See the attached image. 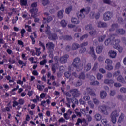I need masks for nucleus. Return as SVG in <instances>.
I'll list each match as a JSON object with an SVG mask.
<instances>
[{
  "instance_id": "obj_1",
  "label": "nucleus",
  "mask_w": 126,
  "mask_h": 126,
  "mask_svg": "<svg viewBox=\"0 0 126 126\" xmlns=\"http://www.w3.org/2000/svg\"><path fill=\"white\" fill-rule=\"evenodd\" d=\"M88 94L92 96V97H96L97 96V94L92 89L86 88V91L83 93V95H84L83 99L85 101H89L90 100V96Z\"/></svg>"
},
{
  "instance_id": "obj_2",
  "label": "nucleus",
  "mask_w": 126,
  "mask_h": 126,
  "mask_svg": "<svg viewBox=\"0 0 126 126\" xmlns=\"http://www.w3.org/2000/svg\"><path fill=\"white\" fill-rule=\"evenodd\" d=\"M72 65L73 67L76 68L77 71H80V70H82L83 68L82 65L80 64V58L78 57H76L73 60Z\"/></svg>"
},
{
  "instance_id": "obj_3",
  "label": "nucleus",
  "mask_w": 126,
  "mask_h": 126,
  "mask_svg": "<svg viewBox=\"0 0 126 126\" xmlns=\"http://www.w3.org/2000/svg\"><path fill=\"white\" fill-rule=\"evenodd\" d=\"M89 11H90V7H87V9H86L83 8L82 9L80 10V12L77 13V16L78 17V18H80V19H82V18H84V17H85V14H88ZM83 12H84L85 14L83 13Z\"/></svg>"
},
{
  "instance_id": "obj_4",
  "label": "nucleus",
  "mask_w": 126,
  "mask_h": 126,
  "mask_svg": "<svg viewBox=\"0 0 126 126\" xmlns=\"http://www.w3.org/2000/svg\"><path fill=\"white\" fill-rule=\"evenodd\" d=\"M121 43V40L120 39H114L113 41L111 42V45H114L113 48L118 50V52L122 53L123 51V48L119 45Z\"/></svg>"
},
{
  "instance_id": "obj_5",
  "label": "nucleus",
  "mask_w": 126,
  "mask_h": 126,
  "mask_svg": "<svg viewBox=\"0 0 126 126\" xmlns=\"http://www.w3.org/2000/svg\"><path fill=\"white\" fill-rule=\"evenodd\" d=\"M119 112L117 111H113L110 115L111 121L113 124H116L117 118L119 117Z\"/></svg>"
},
{
  "instance_id": "obj_6",
  "label": "nucleus",
  "mask_w": 126,
  "mask_h": 126,
  "mask_svg": "<svg viewBox=\"0 0 126 126\" xmlns=\"http://www.w3.org/2000/svg\"><path fill=\"white\" fill-rule=\"evenodd\" d=\"M70 93L72 94V97L75 98H79V97H80V95H81L80 91L77 89H71L70 90Z\"/></svg>"
},
{
  "instance_id": "obj_7",
  "label": "nucleus",
  "mask_w": 126,
  "mask_h": 126,
  "mask_svg": "<svg viewBox=\"0 0 126 126\" xmlns=\"http://www.w3.org/2000/svg\"><path fill=\"white\" fill-rule=\"evenodd\" d=\"M113 17V13L112 12L107 11L103 14V19L104 21H109L111 20Z\"/></svg>"
},
{
  "instance_id": "obj_8",
  "label": "nucleus",
  "mask_w": 126,
  "mask_h": 126,
  "mask_svg": "<svg viewBox=\"0 0 126 126\" xmlns=\"http://www.w3.org/2000/svg\"><path fill=\"white\" fill-rule=\"evenodd\" d=\"M98 109L101 111V113H102V114H104V115H105L106 116H108V115H109V112H108V110H109V107H108L107 106H99Z\"/></svg>"
},
{
  "instance_id": "obj_9",
  "label": "nucleus",
  "mask_w": 126,
  "mask_h": 126,
  "mask_svg": "<svg viewBox=\"0 0 126 126\" xmlns=\"http://www.w3.org/2000/svg\"><path fill=\"white\" fill-rule=\"evenodd\" d=\"M82 66H84L85 72H87V71H89L91 69V63H86V61H84L82 63Z\"/></svg>"
},
{
  "instance_id": "obj_10",
  "label": "nucleus",
  "mask_w": 126,
  "mask_h": 126,
  "mask_svg": "<svg viewBox=\"0 0 126 126\" xmlns=\"http://www.w3.org/2000/svg\"><path fill=\"white\" fill-rule=\"evenodd\" d=\"M37 5V2H34L32 4V8L30 9L31 13H32V14H37V12H38Z\"/></svg>"
},
{
  "instance_id": "obj_11",
  "label": "nucleus",
  "mask_w": 126,
  "mask_h": 126,
  "mask_svg": "<svg viewBox=\"0 0 126 126\" xmlns=\"http://www.w3.org/2000/svg\"><path fill=\"white\" fill-rule=\"evenodd\" d=\"M68 58H69V55L66 54L60 57L59 62L61 63H66Z\"/></svg>"
},
{
  "instance_id": "obj_12",
  "label": "nucleus",
  "mask_w": 126,
  "mask_h": 126,
  "mask_svg": "<svg viewBox=\"0 0 126 126\" xmlns=\"http://www.w3.org/2000/svg\"><path fill=\"white\" fill-rule=\"evenodd\" d=\"M46 47L48 49L49 52H53L55 48V44L53 42H49L46 44Z\"/></svg>"
},
{
  "instance_id": "obj_13",
  "label": "nucleus",
  "mask_w": 126,
  "mask_h": 126,
  "mask_svg": "<svg viewBox=\"0 0 126 126\" xmlns=\"http://www.w3.org/2000/svg\"><path fill=\"white\" fill-rule=\"evenodd\" d=\"M89 54L92 56L94 60H96V59H97V56L95 54V50L94 49V47L92 46L90 47Z\"/></svg>"
},
{
  "instance_id": "obj_14",
  "label": "nucleus",
  "mask_w": 126,
  "mask_h": 126,
  "mask_svg": "<svg viewBox=\"0 0 126 126\" xmlns=\"http://www.w3.org/2000/svg\"><path fill=\"white\" fill-rule=\"evenodd\" d=\"M61 40H63L64 41H71L73 38L71 35H62L60 37Z\"/></svg>"
},
{
  "instance_id": "obj_15",
  "label": "nucleus",
  "mask_w": 126,
  "mask_h": 126,
  "mask_svg": "<svg viewBox=\"0 0 126 126\" xmlns=\"http://www.w3.org/2000/svg\"><path fill=\"white\" fill-rule=\"evenodd\" d=\"M114 36H116L115 34H113L112 35H111V37H110V38L108 39L107 40H106L104 44L105 45H106V46H108V45H109V44H111V45H112V42H114V40H115V37H114Z\"/></svg>"
},
{
  "instance_id": "obj_16",
  "label": "nucleus",
  "mask_w": 126,
  "mask_h": 126,
  "mask_svg": "<svg viewBox=\"0 0 126 126\" xmlns=\"http://www.w3.org/2000/svg\"><path fill=\"white\" fill-rule=\"evenodd\" d=\"M47 37L51 41H56V40L58 39V36L57 35V34L55 33H52L49 35H48Z\"/></svg>"
},
{
  "instance_id": "obj_17",
  "label": "nucleus",
  "mask_w": 126,
  "mask_h": 126,
  "mask_svg": "<svg viewBox=\"0 0 126 126\" xmlns=\"http://www.w3.org/2000/svg\"><path fill=\"white\" fill-rule=\"evenodd\" d=\"M115 33L117 35H125L126 31L123 29H118L116 30Z\"/></svg>"
},
{
  "instance_id": "obj_18",
  "label": "nucleus",
  "mask_w": 126,
  "mask_h": 126,
  "mask_svg": "<svg viewBox=\"0 0 126 126\" xmlns=\"http://www.w3.org/2000/svg\"><path fill=\"white\" fill-rule=\"evenodd\" d=\"M44 15H45V16L47 17V18H43V19H44V20H47V22H48V23H49V22H51V21H52V20H53V17H52V16H50L49 13H44Z\"/></svg>"
},
{
  "instance_id": "obj_19",
  "label": "nucleus",
  "mask_w": 126,
  "mask_h": 126,
  "mask_svg": "<svg viewBox=\"0 0 126 126\" xmlns=\"http://www.w3.org/2000/svg\"><path fill=\"white\" fill-rule=\"evenodd\" d=\"M119 27L118 24H112L110 28L109 29V32L115 31Z\"/></svg>"
},
{
  "instance_id": "obj_20",
  "label": "nucleus",
  "mask_w": 126,
  "mask_h": 126,
  "mask_svg": "<svg viewBox=\"0 0 126 126\" xmlns=\"http://www.w3.org/2000/svg\"><path fill=\"white\" fill-rule=\"evenodd\" d=\"M109 56L110 57V58H112V59H115L117 56V52L116 51L113 50H110L108 52Z\"/></svg>"
},
{
  "instance_id": "obj_21",
  "label": "nucleus",
  "mask_w": 126,
  "mask_h": 126,
  "mask_svg": "<svg viewBox=\"0 0 126 126\" xmlns=\"http://www.w3.org/2000/svg\"><path fill=\"white\" fill-rule=\"evenodd\" d=\"M80 47V45L77 43H74L72 45V50L73 51H75V50H77V49H79Z\"/></svg>"
},
{
  "instance_id": "obj_22",
  "label": "nucleus",
  "mask_w": 126,
  "mask_h": 126,
  "mask_svg": "<svg viewBox=\"0 0 126 126\" xmlns=\"http://www.w3.org/2000/svg\"><path fill=\"white\" fill-rule=\"evenodd\" d=\"M104 49V46L103 45H98L96 48V52L97 54H101Z\"/></svg>"
},
{
  "instance_id": "obj_23",
  "label": "nucleus",
  "mask_w": 126,
  "mask_h": 126,
  "mask_svg": "<svg viewBox=\"0 0 126 126\" xmlns=\"http://www.w3.org/2000/svg\"><path fill=\"white\" fill-rule=\"evenodd\" d=\"M97 26L100 28L107 27L108 24L105 22H99Z\"/></svg>"
},
{
  "instance_id": "obj_24",
  "label": "nucleus",
  "mask_w": 126,
  "mask_h": 126,
  "mask_svg": "<svg viewBox=\"0 0 126 126\" xmlns=\"http://www.w3.org/2000/svg\"><path fill=\"white\" fill-rule=\"evenodd\" d=\"M107 97V92L105 91L100 92V97L101 99H105Z\"/></svg>"
},
{
  "instance_id": "obj_25",
  "label": "nucleus",
  "mask_w": 126,
  "mask_h": 126,
  "mask_svg": "<svg viewBox=\"0 0 126 126\" xmlns=\"http://www.w3.org/2000/svg\"><path fill=\"white\" fill-rule=\"evenodd\" d=\"M107 104L108 105V106H107L108 110H111L112 108H115V106H116V104L114 103L111 102H107Z\"/></svg>"
},
{
  "instance_id": "obj_26",
  "label": "nucleus",
  "mask_w": 126,
  "mask_h": 126,
  "mask_svg": "<svg viewBox=\"0 0 126 126\" xmlns=\"http://www.w3.org/2000/svg\"><path fill=\"white\" fill-rule=\"evenodd\" d=\"M63 12H64V11L63 10H61L58 11V16L59 18H63Z\"/></svg>"
},
{
  "instance_id": "obj_27",
  "label": "nucleus",
  "mask_w": 126,
  "mask_h": 126,
  "mask_svg": "<svg viewBox=\"0 0 126 126\" xmlns=\"http://www.w3.org/2000/svg\"><path fill=\"white\" fill-rule=\"evenodd\" d=\"M71 22L74 24H79V20L76 18H72Z\"/></svg>"
},
{
  "instance_id": "obj_28",
  "label": "nucleus",
  "mask_w": 126,
  "mask_h": 126,
  "mask_svg": "<svg viewBox=\"0 0 126 126\" xmlns=\"http://www.w3.org/2000/svg\"><path fill=\"white\" fill-rule=\"evenodd\" d=\"M117 81H119V82H122V83H126V81H125V79L121 75H119L117 78Z\"/></svg>"
},
{
  "instance_id": "obj_29",
  "label": "nucleus",
  "mask_w": 126,
  "mask_h": 126,
  "mask_svg": "<svg viewBox=\"0 0 126 126\" xmlns=\"http://www.w3.org/2000/svg\"><path fill=\"white\" fill-rule=\"evenodd\" d=\"M76 97H72L71 99V102L72 104H76V105H78V100H77Z\"/></svg>"
},
{
  "instance_id": "obj_30",
  "label": "nucleus",
  "mask_w": 126,
  "mask_h": 126,
  "mask_svg": "<svg viewBox=\"0 0 126 126\" xmlns=\"http://www.w3.org/2000/svg\"><path fill=\"white\" fill-rule=\"evenodd\" d=\"M85 28L86 30L90 31V30H93V27H92V25L89 24L85 27Z\"/></svg>"
},
{
  "instance_id": "obj_31",
  "label": "nucleus",
  "mask_w": 126,
  "mask_h": 126,
  "mask_svg": "<svg viewBox=\"0 0 126 126\" xmlns=\"http://www.w3.org/2000/svg\"><path fill=\"white\" fill-rule=\"evenodd\" d=\"M94 117L96 121H101L102 120V115L99 113L96 114Z\"/></svg>"
},
{
  "instance_id": "obj_32",
  "label": "nucleus",
  "mask_w": 126,
  "mask_h": 126,
  "mask_svg": "<svg viewBox=\"0 0 126 126\" xmlns=\"http://www.w3.org/2000/svg\"><path fill=\"white\" fill-rule=\"evenodd\" d=\"M60 24L62 27H66V26L67 25V23H66V22H65V20H62L61 21Z\"/></svg>"
},
{
  "instance_id": "obj_33",
  "label": "nucleus",
  "mask_w": 126,
  "mask_h": 126,
  "mask_svg": "<svg viewBox=\"0 0 126 126\" xmlns=\"http://www.w3.org/2000/svg\"><path fill=\"white\" fill-rule=\"evenodd\" d=\"M104 83H105V84H113V83H114V80H109V79H105Z\"/></svg>"
},
{
  "instance_id": "obj_34",
  "label": "nucleus",
  "mask_w": 126,
  "mask_h": 126,
  "mask_svg": "<svg viewBox=\"0 0 126 126\" xmlns=\"http://www.w3.org/2000/svg\"><path fill=\"white\" fill-rule=\"evenodd\" d=\"M96 33H97V31L93 29V30H92V31L89 32V34H90L91 36H94L96 35Z\"/></svg>"
},
{
  "instance_id": "obj_35",
  "label": "nucleus",
  "mask_w": 126,
  "mask_h": 126,
  "mask_svg": "<svg viewBox=\"0 0 126 126\" xmlns=\"http://www.w3.org/2000/svg\"><path fill=\"white\" fill-rule=\"evenodd\" d=\"M106 39V35H103L99 37L98 41L99 42H103Z\"/></svg>"
},
{
  "instance_id": "obj_36",
  "label": "nucleus",
  "mask_w": 126,
  "mask_h": 126,
  "mask_svg": "<svg viewBox=\"0 0 126 126\" xmlns=\"http://www.w3.org/2000/svg\"><path fill=\"white\" fill-rule=\"evenodd\" d=\"M124 118H125L124 114L122 113L118 119L119 123H121V122H123L124 121Z\"/></svg>"
},
{
  "instance_id": "obj_37",
  "label": "nucleus",
  "mask_w": 126,
  "mask_h": 126,
  "mask_svg": "<svg viewBox=\"0 0 126 126\" xmlns=\"http://www.w3.org/2000/svg\"><path fill=\"white\" fill-rule=\"evenodd\" d=\"M21 5L25 6L27 4V0H20Z\"/></svg>"
},
{
  "instance_id": "obj_38",
  "label": "nucleus",
  "mask_w": 126,
  "mask_h": 126,
  "mask_svg": "<svg viewBox=\"0 0 126 126\" xmlns=\"http://www.w3.org/2000/svg\"><path fill=\"white\" fill-rule=\"evenodd\" d=\"M71 10H72V7L70 6L66 9L65 12L67 13V14H69Z\"/></svg>"
},
{
  "instance_id": "obj_39",
  "label": "nucleus",
  "mask_w": 126,
  "mask_h": 126,
  "mask_svg": "<svg viewBox=\"0 0 126 126\" xmlns=\"http://www.w3.org/2000/svg\"><path fill=\"white\" fill-rule=\"evenodd\" d=\"M98 65H99V63H98V62H95L93 68V70H94V71L97 70V69L98 68Z\"/></svg>"
},
{
  "instance_id": "obj_40",
  "label": "nucleus",
  "mask_w": 126,
  "mask_h": 126,
  "mask_svg": "<svg viewBox=\"0 0 126 126\" xmlns=\"http://www.w3.org/2000/svg\"><path fill=\"white\" fill-rule=\"evenodd\" d=\"M113 66L111 65H107L106 66H105V69L107 70H109V71L111 70H113Z\"/></svg>"
},
{
  "instance_id": "obj_41",
  "label": "nucleus",
  "mask_w": 126,
  "mask_h": 126,
  "mask_svg": "<svg viewBox=\"0 0 126 126\" xmlns=\"http://www.w3.org/2000/svg\"><path fill=\"white\" fill-rule=\"evenodd\" d=\"M91 85H100V83L98 81L91 82L90 83Z\"/></svg>"
},
{
  "instance_id": "obj_42",
  "label": "nucleus",
  "mask_w": 126,
  "mask_h": 126,
  "mask_svg": "<svg viewBox=\"0 0 126 126\" xmlns=\"http://www.w3.org/2000/svg\"><path fill=\"white\" fill-rule=\"evenodd\" d=\"M87 38H88V34H84L83 36H82L80 38V41H83V40H84V39H86Z\"/></svg>"
},
{
  "instance_id": "obj_43",
  "label": "nucleus",
  "mask_w": 126,
  "mask_h": 126,
  "mask_svg": "<svg viewBox=\"0 0 126 126\" xmlns=\"http://www.w3.org/2000/svg\"><path fill=\"white\" fill-rule=\"evenodd\" d=\"M49 0H42V4L43 5H47V4H49Z\"/></svg>"
},
{
  "instance_id": "obj_44",
  "label": "nucleus",
  "mask_w": 126,
  "mask_h": 126,
  "mask_svg": "<svg viewBox=\"0 0 126 126\" xmlns=\"http://www.w3.org/2000/svg\"><path fill=\"white\" fill-rule=\"evenodd\" d=\"M86 51V48L85 47H81L79 50L80 54H83Z\"/></svg>"
},
{
  "instance_id": "obj_45",
  "label": "nucleus",
  "mask_w": 126,
  "mask_h": 126,
  "mask_svg": "<svg viewBox=\"0 0 126 126\" xmlns=\"http://www.w3.org/2000/svg\"><path fill=\"white\" fill-rule=\"evenodd\" d=\"M79 78L80 79H84V78H85V75L84 74V73H80Z\"/></svg>"
},
{
  "instance_id": "obj_46",
  "label": "nucleus",
  "mask_w": 126,
  "mask_h": 126,
  "mask_svg": "<svg viewBox=\"0 0 126 126\" xmlns=\"http://www.w3.org/2000/svg\"><path fill=\"white\" fill-rule=\"evenodd\" d=\"M88 105H89L91 109H94V104H93V103H92V101H88Z\"/></svg>"
},
{
  "instance_id": "obj_47",
  "label": "nucleus",
  "mask_w": 126,
  "mask_h": 126,
  "mask_svg": "<svg viewBox=\"0 0 126 126\" xmlns=\"http://www.w3.org/2000/svg\"><path fill=\"white\" fill-rule=\"evenodd\" d=\"M105 63H107V64H112L113 63V61L109 59H107L105 60Z\"/></svg>"
},
{
  "instance_id": "obj_48",
  "label": "nucleus",
  "mask_w": 126,
  "mask_h": 126,
  "mask_svg": "<svg viewBox=\"0 0 126 126\" xmlns=\"http://www.w3.org/2000/svg\"><path fill=\"white\" fill-rule=\"evenodd\" d=\"M93 101L95 105H99L100 104V101L96 98H93Z\"/></svg>"
},
{
  "instance_id": "obj_49",
  "label": "nucleus",
  "mask_w": 126,
  "mask_h": 126,
  "mask_svg": "<svg viewBox=\"0 0 126 126\" xmlns=\"http://www.w3.org/2000/svg\"><path fill=\"white\" fill-rule=\"evenodd\" d=\"M83 121H82L80 118H78L77 120V123H76V126H79V124H82Z\"/></svg>"
},
{
  "instance_id": "obj_50",
  "label": "nucleus",
  "mask_w": 126,
  "mask_h": 126,
  "mask_svg": "<svg viewBox=\"0 0 126 126\" xmlns=\"http://www.w3.org/2000/svg\"><path fill=\"white\" fill-rule=\"evenodd\" d=\"M52 71H53V73H56V70L57 69V67H56L55 64H53L52 66Z\"/></svg>"
},
{
  "instance_id": "obj_51",
  "label": "nucleus",
  "mask_w": 126,
  "mask_h": 126,
  "mask_svg": "<svg viewBox=\"0 0 126 126\" xmlns=\"http://www.w3.org/2000/svg\"><path fill=\"white\" fill-rule=\"evenodd\" d=\"M88 45V42H84L82 43H81L80 45L81 48L84 47H86Z\"/></svg>"
},
{
  "instance_id": "obj_52",
  "label": "nucleus",
  "mask_w": 126,
  "mask_h": 126,
  "mask_svg": "<svg viewBox=\"0 0 126 126\" xmlns=\"http://www.w3.org/2000/svg\"><path fill=\"white\" fill-rule=\"evenodd\" d=\"M115 95H116V91L115 90L111 91L110 93V96H111V97H114Z\"/></svg>"
},
{
  "instance_id": "obj_53",
  "label": "nucleus",
  "mask_w": 126,
  "mask_h": 126,
  "mask_svg": "<svg viewBox=\"0 0 126 126\" xmlns=\"http://www.w3.org/2000/svg\"><path fill=\"white\" fill-rule=\"evenodd\" d=\"M95 14H96V13H95V12H92L90 14V17H91V18H92V19L95 18Z\"/></svg>"
},
{
  "instance_id": "obj_54",
  "label": "nucleus",
  "mask_w": 126,
  "mask_h": 126,
  "mask_svg": "<svg viewBox=\"0 0 126 126\" xmlns=\"http://www.w3.org/2000/svg\"><path fill=\"white\" fill-rule=\"evenodd\" d=\"M103 3H105V4H111L112 1L111 0H104Z\"/></svg>"
},
{
  "instance_id": "obj_55",
  "label": "nucleus",
  "mask_w": 126,
  "mask_h": 126,
  "mask_svg": "<svg viewBox=\"0 0 126 126\" xmlns=\"http://www.w3.org/2000/svg\"><path fill=\"white\" fill-rule=\"evenodd\" d=\"M48 61H47V60L44 59L40 62V65H44V64H45V63H46Z\"/></svg>"
},
{
  "instance_id": "obj_56",
  "label": "nucleus",
  "mask_w": 126,
  "mask_h": 126,
  "mask_svg": "<svg viewBox=\"0 0 126 126\" xmlns=\"http://www.w3.org/2000/svg\"><path fill=\"white\" fill-rule=\"evenodd\" d=\"M120 92L121 93H126V88H124V87H122L120 89Z\"/></svg>"
},
{
  "instance_id": "obj_57",
  "label": "nucleus",
  "mask_w": 126,
  "mask_h": 126,
  "mask_svg": "<svg viewBox=\"0 0 126 126\" xmlns=\"http://www.w3.org/2000/svg\"><path fill=\"white\" fill-rule=\"evenodd\" d=\"M102 77H103V75L100 73H98L97 74V79L98 80H101L102 79Z\"/></svg>"
},
{
  "instance_id": "obj_58",
  "label": "nucleus",
  "mask_w": 126,
  "mask_h": 126,
  "mask_svg": "<svg viewBox=\"0 0 126 126\" xmlns=\"http://www.w3.org/2000/svg\"><path fill=\"white\" fill-rule=\"evenodd\" d=\"M27 31L28 32H32V30L31 29V26H30L29 25H25V28H27Z\"/></svg>"
},
{
  "instance_id": "obj_59",
  "label": "nucleus",
  "mask_w": 126,
  "mask_h": 126,
  "mask_svg": "<svg viewBox=\"0 0 126 126\" xmlns=\"http://www.w3.org/2000/svg\"><path fill=\"white\" fill-rule=\"evenodd\" d=\"M39 46L40 47H42L43 48V51H45L46 50V47H45V45H44V43H43L42 42H39Z\"/></svg>"
},
{
  "instance_id": "obj_60",
  "label": "nucleus",
  "mask_w": 126,
  "mask_h": 126,
  "mask_svg": "<svg viewBox=\"0 0 126 126\" xmlns=\"http://www.w3.org/2000/svg\"><path fill=\"white\" fill-rule=\"evenodd\" d=\"M86 118H87V121H88V122H91V121H92V117H91L90 115H87Z\"/></svg>"
},
{
  "instance_id": "obj_61",
  "label": "nucleus",
  "mask_w": 126,
  "mask_h": 126,
  "mask_svg": "<svg viewBox=\"0 0 126 126\" xmlns=\"http://www.w3.org/2000/svg\"><path fill=\"white\" fill-rule=\"evenodd\" d=\"M35 49H36V55H37V56H40L41 54V51L38 50V48L36 47H35Z\"/></svg>"
},
{
  "instance_id": "obj_62",
  "label": "nucleus",
  "mask_w": 126,
  "mask_h": 126,
  "mask_svg": "<svg viewBox=\"0 0 126 126\" xmlns=\"http://www.w3.org/2000/svg\"><path fill=\"white\" fill-rule=\"evenodd\" d=\"M99 72H100L101 73H102V74H105V73H106V70L104 68H100Z\"/></svg>"
},
{
  "instance_id": "obj_63",
  "label": "nucleus",
  "mask_w": 126,
  "mask_h": 126,
  "mask_svg": "<svg viewBox=\"0 0 126 126\" xmlns=\"http://www.w3.org/2000/svg\"><path fill=\"white\" fill-rule=\"evenodd\" d=\"M19 105H23L24 104V100L22 99H20L18 101Z\"/></svg>"
},
{
  "instance_id": "obj_64",
  "label": "nucleus",
  "mask_w": 126,
  "mask_h": 126,
  "mask_svg": "<svg viewBox=\"0 0 126 126\" xmlns=\"http://www.w3.org/2000/svg\"><path fill=\"white\" fill-rule=\"evenodd\" d=\"M123 16H125V19H126V8L123 10Z\"/></svg>"
}]
</instances>
